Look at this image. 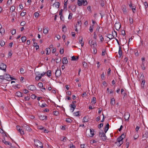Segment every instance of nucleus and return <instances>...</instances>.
Here are the masks:
<instances>
[{
    "label": "nucleus",
    "mask_w": 148,
    "mask_h": 148,
    "mask_svg": "<svg viewBox=\"0 0 148 148\" xmlns=\"http://www.w3.org/2000/svg\"><path fill=\"white\" fill-rule=\"evenodd\" d=\"M34 143L35 145L38 147V148H43L42 143L38 140L37 139L34 140Z\"/></svg>",
    "instance_id": "f257e3e1"
},
{
    "label": "nucleus",
    "mask_w": 148,
    "mask_h": 148,
    "mask_svg": "<svg viewBox=\"0 0 148 148\" xmlns=\"http://www.w3.org/2000/svg\"><path fill=\"white\" fill-rule=\"evenodd\" d=\"M87 4L86 0H78L77 4L79 6H81L82 5H86Z\"/></svg>",
    "instance_id": "f03ea898"
},
{
    "label": "nucleus",
    "mask_w": 148,
    "mask_h": 148,
    "mask_svg": "<svg viewBox=\"0 0 148 148\" xmlns=\"http://www.w3.org/2000/svg\"><path fill=\"white\" fill-rule=\"evenodd\" d=\"M99 136L103 140L106 139V135L103 131L99 132Z\"/></svg>",
    "instance_id": "7ed1b4c3"
},
{
    "label": "nucleus",
    "mask_w": 148,
    "mask_h": 148,
    "mask_svg": "<svg viewBox=\"0 0 148 148\" xmlns=\"http://www.w3.org/2000/svg\"><path fill=\"white\" fill-rule=\"evenodd\" d=\"M16 128L17 130L20 133L21 135H23L24 134L25 132L23 130L22 128L21 129V127L20 126L17 125L16 126Z\"/></svg>",
    "instance_id": "20e7f679"
},
{
    "label": "nucleus",
    "mask_w": 148,
    "mask_h": 148,
    "mask_svg": "<svg viewBox=\"0 0 148 148\" xmlns=\"http://www.w3.org/2000/svg\"><path fill=\"white\" fill-rule=\"evenodd\" d=\"M22 127L23 129V130L25 129L27 131H30L31 130V129L28 125H23L22 126Z\"/></svg>",
    "instance_id": "39448f33"
},
{
    "label": "nucleus",
    "mask_w": 148,
    "mask_h": 148,
    "mask_svg": "<svg viewBox=\"0 0 148 148\" xmlns=\"http://www.w3.org/2000/svg\"><path fill=\"white\" fill-rule=\"evenodd\" d=\"M114 27L116 30H119L121 27V24L118 21L114 24Z\"/></svg>",
    "instance_id": "423d86ee"
},
{
    "label": "nucleus",
    "mask_w": 148,
    "mask_h": 148,
    "mask_svg": "<svg viewBox=\"0 0 148 148\" xmlns=\"http://www.w3.org/2000/svg\"><path fill=\"white\" fill-rule=\"evenodd\" d=\"M130 116V114L129 112H126L124 114V117L126 121L128 120Z\"/></svg>",
    "instance_id": "0eeeda50"
},
{
    "label": "nucleus",
    "mask_w": 148,
    "mask_h": 148,
    "mask_svg": "<svg viewBox=\"0 0 148 148\" xmlns=\"http://www.w3.org/2000/svg\"><path fill=\"white\" fill-rule=\"evenodd\" d=\"M36 76L35 77V79L36 80L38 81L41 78V76L39 72H37L36 73Z\"/></svg>",
    "instance_id": "6e6552de"
},
{
    "label": "nucleus",
    "mask_w": 148,
    "mask_h": 148,
    "mask_svg": "<svg viewBox=\"0 0 148 148\" xmlns=\"http://www.w3.org/2000/svg\"><path fill=\"white\" fill-rule=\"evenodd\" d=\"M4 79H5L7 81H10L12 80L10 77V75H9L5 74L4 75Z\"/></svg>",
    "instance_id": "1a4fd4ad"
},
{
    "label": "nucleus",
    "mask_w": 148,
    "mask_h": 148,
    "mask_svg": "<svg viewBox=\"0 0 148 148\" xmlns=\"http://www.w3.org/2000/svg\"><path fill=\"white\" fill-rule=\"evenodd\" d=\"M122 10L123 11V13L124 14H127V7L125 5H123L122 6Z\"/></svg>",
    "instance_id": "9d476101"
},
{
    "label": "nucleus",
    "mask_w": 148,
    "mask_h": 148,
    "mask_svg": "<svg viewBox=\"0 0 148 148\" xmlns=\"http://www.w3.org/2000/svg\"><path fill=\"white\" fill-rule=\"evenodd\" d=\"M27 88L29 90H30L32 91L35 90L36 89L35 86L34 85L29 86L27 87Z\"/></svg>",
    "instance_id": "9b49d317"
},
{
    "label": "nucleus",
    "mask_w": 148,
    "mask_h": 148,
    "mask_svg": "<svg viewBox=\"0 0 148 148\" xmlns=\"http://www.w3.org/2000/svg\"><path fill=\"white\" fill-rule=\"evenodd\" d=\"M6 68V66L3 63H1L0 65V69L3 71H5Z\"/></svg>",
    "instance_id": "f8f14e48"
},
{
    "label": "nucleus",
    "mask_w": 148,
    "mask_h": 148,
    "mask_svg": "<svg viewBox=\"0 0 148 148\" xmlns=\"http://www.w3.org/2000/svg\"><path fill=\"white\" fill-rule=\"evenodd\" d=\"M61 75V71L58 69H57L55 73L56 76L57 77H58L60 76Z\"/></svg>",
    "instance_id": "ddd939ff"
},
{
    "label": "nucleus",
    "mask_w": 148,
    "mask_h": 148,
    "mask_svg": "<svg viewBox=\"0 0 148 148\" xmlns=\"http://www.w3.org/2000/svg\"><path fill=\"white\" fill-rule=\"evenodd\" d=\"M88 43L89 45L91 46L92 45L94 46V47H95L96 45V42L95 41H93L92 40H90L89 41Z\"/></svg>",
    "instance_id": "4468645a"
},
{
    "label": "nucleus",
    "mask_w": 148,
    "mask_h": 148,
    "mask_svg": "<svg viewBox=\"0 0 148 148\" xmlns=\"http://www.w3.org/2000/svg\"><path fill=\"white\" fill-rule=\"evenodd\" d=\"M123 138L121 137H119L117 139L118 142L120 144V146L123 143Z\"/></svg>",
    "instance_id": "2eb2a0df"
},
{
    "label": "nucleus",
    "mask_w": 148,
    "mask_h": 148,
    "mask_svg": "<svg viewBox=\"0 0 148 148\" xmlns=\"http://www.w3.org/2000/svg\"><path fill=\"white\" fill-rule=\"evenodd\" d=\"M129 6L132 9V11L133 12H134L136 11V7L135 6L132 5L131 2L130 3L129 5Z\"/></svg>",
    "instance_id": "dca6fc26"
},
{
    "label": "nucleus",
    "mask_w": 148,
    "mask_h": 148,
    "mask_svg": "<svg viewBox=\"0 0 148 148\" xmlns=\"http://www.w3.org/2000/svg\"><path fill=\"white\" fill-rule=\"evenodd\" d=\"M40 119L42 120H46L47 119V116L44 115H40L39 116Z\"/></svg>",
    "instance_id": "f3484780"
},
{
    "label": "nucleus",
    "mask_w": 148,
    "mask_h": 148,
    "mask_svg": "<svg viewBox=\"0 0 148 148\" xmlns=\"http://www.w3.org/2000/svg\"><path fill=\"white\" fill-rule=\"evenodd\" d=\"M70 106L71 108L70 109V110H71V112H73L74 111L75 109L76 108V106H75V104H73L70 105Z\"/></svg>",
    "instance_id": "a211bd4d"
},
{
    "label": "nucleus",
    "mask_w": 148,
    "mask_h": 148,
    "mask_svg": "<svg viewBox=\"0 0 148 148\" xmlns=\"http://www.w3.org/2000/svg\"><path fill=\"white\" fill-rule=\"evenodd\" d=\"M90 134L89 136L90 137H92L95 135L94 131L93 129H90Z\"/></svg>",
    "instance_id": "6ab92c4d"
},
{
    "label": "nucleus",
    "mask_w": 148,
    "mask_h": 148,
    "mask_svg": "<svg viewBox=\"0 0 148 148\" xmlns=\"http://www.w3.org/2000/svg\"><path fill=\"white\" fill-rule=\"evenodd\" d=\"M89 120V118L88 117L85 116L83 118V122L84 123L87 122H88Z\"/></svg>",
    "instance_id": "aec40b11"
},
{
    "label": "nucleus",
    "mask_w": 148,
    "mask_h": 148,
    "mask_svg": "<svg viewBox=\"0 0 148 148\" xmlns=\"http://www.w3.org/2000/svg\"><path fill=\"white\" fill-rule=\"evenodd\" d=\"M16 95L18 97H22L23 93L20 91H18L16 92Z\"/></svg>",
    "instance_id": "412c9836"
},
{
    "label": "nucleus",
    "mask_w": 148,
    "mask_h": 148,
    "mask_svg": "<svg viewBox=\"0 0 148 148\" xmlns=\"http://www.w3.org/2000/svg\"><path fill=\"white\" fill-rule=\"evenodd\" d=\"M68 61L67 58L66 57H64L62 58V62L63 64H66L67 63Z\"/></svg>",
    "instance_id": "4be33fe9"
},
{
    "label": "nucleus",
    "mask_w": 148,
    "mask_h": 148,
    "mask_svg": "<svg viewBox=\"0 0 148 148\" xmlns=\"http://www.w3.org/2000/svg\"><path fill=\"white\" fill-rule=\"evenodd\" d=\"M112 35L113 38H115L117 36V33L115 31H114L112 32Z\"/></svg>",
    "instance_id": "5701e85b"
},
{
    "label": "nucleus",
    "mask_w": 148,
    "mask_h": 148,
    "mask_svg": "<svg viewBox=\"0 0 148 148\" xmlns=\"http://www.w3.org/2000/svg\"><path fill=\"white\" fill-rule=\"evenodd\" d=\"M143 137L145 138H148V132L147 131H146L145 133L143 134Z\"/></svg>",
    "instance_id": "b1692460"
},
{
    "label": "nucleus",
    "mask_w": 148,
    "mask_h": 148,
    "mask_svg": "<svg viewBox=\"0 0 148 148\" xmlns=\"http://www.w3.org/2000/svg\"><path fill=\"white\" fill-rule=\"evenodd\" d=\"M96 97H94L91 100V102L92 104H95L96 103Z\"/></svg>",
    "instance_id": "393cba45"
},
{
    "label": "nucleus",
    "mask_w": 148,
    "mask_h": 148,
    "mask_svg": "<svg viewBox=\"0 0 148 148\" xmlns=\"http://www.w3.org/2000/svg\"><path fill=\"white\" fill-rule=\"evenodd\" d=\"M109 123H108L105 127L104 131L105 133H106L107 132V131H108L109 129Z\"/></svg>",
    "instance_id": "a878e982"
},
{
    "label": "nucleus",
    "mask_w": 148,
    "mask_h": 148,
    "mask_svg": "<svg viewBox=\"0 0 148 148\" xmlns=\"http://www.w3.org/2000/svg\"><path fill=\"white\" fill-rule=\"evenodd\" d=\"M0 33L2 35H4L5 33V29L4 28L2 27L0 29Z\"/></svg>",
    "instance_id": "bb28decb"
},
{
    "label": "nucleus",
    "mask_w": 148,
    "mask_h": 148,
    "mask_svg": "<svg viewBox=\"0 0 148 148\" xmlns=\"http://www.w3.org/2000/svg\"><path fill=\"white\" fill-rule=\"evenodd\" d=\"M55 60H56V62L57 63L61 62V59L59 57L56 58Z\"/></svg>",
    "instance_id": "cd10ccee"
},
{
    "label": "nucleus",
    "mask_w": 148,
    "mask_h": 148,
    "mask_svg": "<svg viewBox=\"0 0 148 148\" xmlns=\"http://www.w3.org/2000/svg\"><path fill=\"white\" fill-rule=\"evenodd\" d=\"M53 5L56 8H58L59 7L60 3L59 2H57L55 3Z\"/></svg>",
    "instance_id": "c85d7f7f"
},
{
    "label": "nucleus",
    "mask_w": 148,
    "mask_h": 148,
    "mask_svg": "<svg viewBox=\"0 0 148 148\" xmlns=\"http://www.w3.org/2000/svg\"><path fill=\"white\" fill-rule=\"evenodd\" d=\"M62 32L65 33L66 31V28L65 25H62Z\"/></svg>",
    "instance_id": "c756f323"
},
{
    "label": "nucleus",
    "mask_w": 148,
    "mask_h": 148,
    "mask_svg": "<svg viewBox=\"0 0 148 148\" xmlns=\"http://www.w3.org/2000/svg\"><path fill=\"white\" fill-rule=\"evenodd\" d=\"M63 11V9H61L60 11H59V15L60 16V18H64L63 16L62 15V12Z\"/></svg>",
    "instance_id": "7c9ffc66"
},
{
    "label": "nucleus",
    "mask_w": 148,
    "mask_h": 148,
    "mask_svg": "<svg viewBox=\"0 0 148 148\" xmlns=\"http://www.w3.org/2000/svg\"><path fill=\"white\" fill-rule=\"evenodd\" d=\"M48 28H46L43 29V33L45 34H47L48 33Z\"/></svg>",
    "instance_id": "2f4dec72"
},
{
    "label": "nucleus",
    "mask_w": 148,
    "mask_h": 148,
    "mask_svg": "<svg viewBox=\"0 0 148 148\" xmlns=\"http://www.w3.org/2000/svg\"><path fill=\"white\" fill-rule=\"evenodd\" d=\"M4 75H0V83L2 82L4 79Z\"/></svg>",
    "instance_id": "473e14b6"
},
{
    "label": "nucleus",
    "mask_w": 148,
    "mask_h": 148,
    "mask_svg": "<svg viewBox=\"0 0 148 148\" xmlns=\"http://www.w3.org/2000/svg\"><path fill=\"white\" fill-rule=\"evenodd\" d=\"M50 49L49 48H47L46 49V54L49 55L50 53Z\"/></svg>",
    "instance_id": "72a5a7b5"
},
{
    "label": "nucleus",
    "mask_w": 148,
    "mask_h": 148,
    "mask_svg": "<svg viewBox=\"0 0 148 148\" xmlns=\"http://www.w3.org/2000/svg\"><path fill=\"white\" fill-rule=\"evenodd\" d=\"M5 44V42L3 40L0 41V45L1 46L3 47L4 46Z\"/></svg>",
    "instance_id": "f704fd0d"
},
{
    "label": "nucleus",
    "mask_w": 148,
    "mask_h": 148,
    "mask_svg": "<svg viewBox=\"0 0 148 148\" xmlns=\"http://www.w3.org/2000/svg\"><path fill=\"white\" fill-rule=\"evenodd\" d=\"M21 39L22 42H25L26 40V37L25 36H23L21 38Z\"/></svg>",
    "instance_id": "c9c22d12"
},
{
    "label": "nucleus",
    "mask_w": 148,
    "mask_h": 148,
    "mask_svg": "<svg viewBox=\"0 0 148 148\" xmlns=\"http://www.w3.org/2000/svg\"><path fill=\"white\" fill-rule=\"evenodd\" d=\"M79 43L81 44V43L84 42L83 41V37L82 36H80L79 38Z\"/></svg>",
    "instance_id": "e433bc0d"
},
{
    "label": "nucleus",
    "mask_w": 148,
    "mask_h": 148,
    "mask_svg": "<svg viewBox=\"0 0 148 148\" xmlns=\"http://www.w3.org/2000/svg\"><path fill=\"white\" fill-rule=\"evenodd\" d=\"M73 114L74 116H78L80 115L79 111H77L76 112H74L73 113Z\"/></svg>",
    "instance_id": "4c0bfd02"
},
{
    "label": "nucleus",
    "mask_w": 148,
    "mask_h": 148,
    "mask_svg": "<svg viewBox=\"0 0 148 148\" xmlns=\"http://www.w3.org/2000/svg\"><path fill=\"white\" fill-rule=\"evenodd\" d=\"M110 103L112 105H113L115 103V100L114 98L111 99Z\"/></svg>",
    "instance_id": "58836bf2"
},
{
    "label": "nucleus",
    "mask_w": 148,
    "mask_h": 148,
    "mask_svg": "<svg viewBox=\"0 0 148 148\" xmlns=\"http://www.w3.org/2000/svg\"><path fill=\"white\" fill-rule=\"evenodd\" d=\"M141 67L142 69L143 70H144L146 68L144 65V63L143 62H142V64L141 65Z\"/></svg>",
    "instance_id": "ea45409f"
},
{
    "label": "nucleus",
    "mask_w": 148,
    "mask_h": 148,
    "mask_svg": "<svg viewBox=\"0 0 148 148\" xmlns=\"http://www.w3.org/2000/svg\"><path fill=\"white\" fill-rule=\"evenodd\" d=\"M15 8L14 6H11L10 8V10L12 12H13L15 10Z\"/></svg>",
    "instance_id": "a19ab883"
},
{
    "label": "nucleus",
    "mask_w": 148,
    "mask_h": 148,
    "mask_svg": "<svg viewBox=\"0 0 148 148\" xmlns=\"http://www.w3.org/2000/svg\"><path fill=\"white\" fill-rule=\"evenodd\" d=\"M47 75L49 77L51 75V71L50 70H49L47 72Z\"/></svg>",
    "instance_id": "79ce46f5"
},
{
    "label": "nucleus",
    "mask_w": 148,
    "mask_h": 148,
    "mask_svg": "<svg viewBox=\"0 0 148 148\" xmlns=\"http://www.w3.org/2000/svg\"><path fill=\"white\" fill-rule=\"evenodd\" d=\"M107 37H108V38L110 39V40L113 38L112 37V34H107Z\"/></svg>",
    "instance_id": "37998d69"
},
{
    "label": "nucleus",
    "mask_w": 148,
    "mask_h": 148,
    "mask_svg": "<svg viewBox=\"0 0 148 148\" xmlns=\"http://www.w3.org/2000/svg\"><path fill=\"white\" fill-rule=\"evenodd\" d=\"M93 25H91L90 27L89 28V30L91 32H92L93 31Z\"/></svg>",
    "instance_id": "c03bdc74"
},
{
    "label": "nucleus",
    "mask_w": 148,
    "mask_h": 148,
    "mask_svg": "<svg viewBox=\"0 0 148 148\" xmlns=\"http://www.w3.org/2000/svg\"><path fill=\"white\" fill-rule=\"evenodd\" d=\"M119 54L120 56H121L122 55V51L121 48L119 47Z\"/></svg>",
    "instance_id": "a18cd8bd"
},
{
    "label": "nucleus",
    "mask_w": 148,
    "mask_h": 148,
    "mask_svg": "<svg viewBox=\"0 0 148 148\" xmlns=\"http://www.w3.org/2000/svg\"><path fill=\"white\" fill-rule=\"evenodd\" d=\"M106 52L105 50L104 49H102V55L103 56H105L106 54Z\"/></svg>",
    "instance_id": "49530a36"
},
{
    "label": "nucleus",
    "mask_w": 148,
    "mask_h": 148,
    "mask_svg": "<svg viewBox=\"0 0 148 148\" xmlns=\"http://www.w3.org/2000/svg\"><path fill=\"white\" fill-rule=\"evenodd\" d=\"M66 121L67 122L71 123L72 121L71 119L70 118H66Z\"/></svg>",
    "instance_id": "de8ad7c7"
},
{
    "label": "nucleus",
    "mask_w": 148,
    "mask_h": 148,
    "mask_svg": "<svg viewBox=\"0 0 148 148\" xmlns=\"http://www.w3.org/2000/svg\"><path fill=\"white\" fill-rule=\"evenodd\" d=\"M38 86L40 88H42L43 87V84L42 83H39L38 84Z\"/></svg>",
    "instance_id": "09e8293b"
},
{
    "label": "nucleus",
    "mask_w": 148,
    "mask_h": 148,
    "mask_svg": "<svg viewBox=\"0 0 148 148\" xmlns=\"http://www.w3.org/2000/svg\"><path fill=\"white\" fill-rule=\"evenodd\" d=\"M138 136H139V135H138V134H135L134 135V139H137L138 138Z\"/></svg>",
    "instance_id": "8fccbe9b"
},
{
    "label": "nucleus",
    "mask_w": 148,
    "mask_h": 148,
    "mask_svg": "<svg viewBox=\"0 0 148 148\" xmlns=\"http://www.w3.org/2000/svg\"><path fill=\"white\" fill-rule=\"evenodd\" d=\"M64 52V49L60 48L59 51L60 53L61 54H62Z\"/></svg>",
    "instance_id": "3c124183"
},
{
    "label": "nucleus",
    "mask_w": 148,
    "mask_h": 148,
    "mask_svg": "<svg viewBox=\"0 0 148 148\" xmlns=\"http://www.w3.org/2000/svg\"><path fill=\"white\" fill-rule=\"evenodd\" d=\"M11 32L12 35L15 34L16 33V30L13 29L11 31Z\"/></svg>",
    "instance_id": "603ef678"
},
{
    "label": "nucleus",
    "mask_w": 148,
    "mask_h": 148,
    "mask_svg": "<svg viewBox=\"0 0 148 148\" xmlns=\"http://www.w3.org/2000/svg\"><path fill=\"white\" fill-rule=\"evenodd\" d=\"M99 37L100 38V39L101 41L102 42L104 40V39L103 37L101 35H99Z\"/></svg>",
    "instance_id": "864d4df0"
},
{
    "label": "nucleus",
    "mask_w": 148,
    "mask_h": 148,
    "mask_svg": "<svg viewBox=\"0 0 148 148\" xmlns=\"http://www.w3.org/2000/svg\"><path fill=\"white\" fill-rule=\"evenodd\" d=\"M101 78L102 79H104L105 78V74L103 72L102 73L101 75Z\"/></svg>",
    "instance_id": "5fc2aeb1"
},
{
    "label": "nucleus",
    "mask_w": 148,
    "mask_h": 148,
    "mask_svg": "<svg viewBox=\"0 0 148 148\" xmlns=\"http://www.w3.org/2000/svg\"><path fill=\"white\" fill-rule=\"evenodd\" d=\"M26 14V12L23 11V12L21 13V16H24Z\"/></svg>",
    "instance_id": "6e6d98bb"
},
{
    "label": "nucleus",
    "mask_w": 148,
    "mask_h": 148,
    "mask_svg": "<svg viewBox=\"0 0 148 148\" xmlns=\"http://www.w3.org/2000/svg\"><path fill=\"white\" fill-rule=\"evenodd\" d=\"M34 16L36 18H38L39 16V14L37 12L34 13Z\"/></svg>",
    "instance_id": "4d7b16f0"
},
{
    "label": "nucleus",
    "mask_w": 148,
    "mask_h": 148,
    "mask_svg": "<svg viewBox=\"0 0 148 148\" xmlns=\"http://www.w3.org/2000/svg\"><path fill=\"white\" fill-rule=\"evenodd\" d=\"M20 71L21 74H23L24 73V70L23 68H21L20 69Z\"/></svg>",
    "instance_id": "13d9d810"
},
{
    "label": "nucleus",
    "mask_w": 148,
    "mask_h": 148,
    "mask_svg": "<svg viewBox=\"0 0 148 148\" xmlns=\"http://www.w3.org/2000/svg\"><path fill=\"white\" fill-rule=\"evenodd\" d=\"M64 9H67V3H66V2H65L64 3Z\"/></svg>",
    "instance_id": "bf43d9fd"
},
{
    "label": "nucleus",
    "mask_w": 148,
    "mask_h": 148,
    "mask_svg": "<svg viewBox=\"0 0 148 148\" xmlns=\"http://www.w3.org/2000/svg\"><path fill=\"white\" fill-rule=\"evenodd\" d=\"M23 92L25 94H27L28 92V91L26 89H24L23 90Z\"/></svg>",
    "instance_id": "052dcab7"
},
{
    "label": "nucleus",
    "mask_w": 148,
    "mask_h": 148,
    "mask_svg": "<svg viewBox=\"0 0 148 148\" xmlns=\"http://www.w3.org/2000/svg\"><path fill=\"white\" fill-rule=\"evenodd\" d=\"M144 5L145 6V8L146 9L148 7V5L147 2H145L144 3Z\"/></svg>",
    "instance_id": "680f3d73"
},
{
    "label": "nucleus",
    "mask_w": 148,
    "mask_h": 148,
    "mask_svg": "<svg viewBox=\"0 0 148 148\" xmlns=\"http://www.w3.org/2000/svg\"><path fill=\"white\" fill-rule=\"evenodd\" d=\"M26 24L25 22L24 21L22 22L20 24L21 25V26H23Z\"/></svg>",
    "instance_id": "e2e57ef3"
},
{
    "label": "nucleus",
    "mask_w": 148,
    "mask_h": 148,
    "mask_svg": "<svg viewBox=\"0 0 148 148\" xmlns=\"http://www.w3.org/2000/svg\"><path fill=\"white\" fill-rule=\"evenodd\" d=\"M53 113L55 115L57 116L58 115L59 113L57 111H54L53 112Z\"/></svg>",
    "instance_id": "0e129e2a"
},
{
    "label": "nucleus",
    "mask_w": 148,
    "mask_h": 148,
    "mask_svg": "<svg viewBox=\"0 0 148 148\" xmlns=\"http://www.w3.org/2000/svg\"><path fill=\"white\" fill-rule=\"evenodd\" d=\"M38 128L39 129L42 130L44 129V127L42 125H40L38 127Z\"/></svg>",
    "instance_id": "69168bd1"
},
{
    "label": "nucleus",
    "mask_w": 148,
    "mask_h": 148,
    "mask_svg": "<svg viewBox=\"0 0 148 148\" xmlns=\"http://www.w3.org/2000/svg\"><path fill=\"white\" fill-rule=\"evenodd\" d=\"M73 15V14L71 13H69L68 18H72V16Z\"/></svg>",
    "instance_id": "338daca9"
},
{
    "label": "nucleus",
    "mask_w": 148,
    "mask_h": 148,
    "mask_svg": "<svg viewBox=\"0 0 148 148\" xmlns=\"http://www.w3.org/2000/svg\"><path fill=\"white\" fill-rule=\"evenodd\" d=\"M70 148H75V146L72 144L70 145Z\"/></svg>",
    "instance_id": "774afa93"
}]
</instances>
